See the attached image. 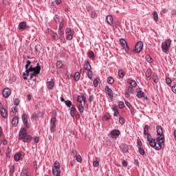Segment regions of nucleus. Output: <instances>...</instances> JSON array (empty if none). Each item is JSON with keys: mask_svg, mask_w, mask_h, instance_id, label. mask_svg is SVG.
Segmentation results:
<instances>
[{"mask_svg": "<svg viewBox=\"0 0 176 176\" xmlns=\"http://www.w3.org/2000/svg\"><path fill=\"white\" fill-rule=\"evenodd\" d=\"M51 36L54 41H58V35L57 34V33L54 32H52Z\"/></svg>", "mask_w": 176, "mask_h": 176, "instance_id": "obj_34", "label": "nucleus"}, {"mask_svg": "<svg viewBox=\"0 0 176 176\" xmlns=\"http://www.w3.org/2000/svg\"><path fill=\"white\" fill-rule=\"evenodd\" d=\"M157 130V138H164V135H163V128L162 126L157 125L156 126Z\"/></svg>", "mask_w": 176, "mask_h": 176, "instance_id": "obj_10", "label": "nucleus"}, {"mask_svg": "<svg viewBox=\"0 0 176 176\" xmlns=\"http://www.w3.org/2000/svg\"><path fill=\"white\" fill-rule=\"evenodd\" d=\"M54 21L56 23V24H58V23H61V21H60V16L57 14H56L54 16Z\"/></svg>", "mask_w": 176, "mask_h": 176, "instance_id": "obj_27", "label": "nucleus"}, {"mask_svg": "<svg viewBox=\"0 0 176 176\" xmlns=\"http://www.w3.org/2000/svg\"><path fill=\"white\" fill-rule=\"evenodd\" d=\"M41 74V72L39 70L34 69L32 73H30V79H32V78L36 77L37 75H39Z\"/></svg>", "mask_w": 176, "mask_h": 176, "instance_id": "obj_19", "label": "nucleus"}, {"mask_svg": "<svg viewBox=\"0 0 176 176\" xmlns=\"http://www.w3.org/2000/svg\"><path fill=\"white\" fill-rule=\"evenodd\" d=\"M106 21L107 24H109V25H112L113 24V17H112L111 15H107L106 16Z\"/></svg>", "mask_w": 176, "mask_h": 176, "instance_id": "obj_16", "label": "nucleus"}, {"mask_svg": "<svg viewBox=\"0 0 176 176\" xmlns=\"http://www.w3.org/2000/svg\"><path fill=\"white\" fill-rule=\"evenodd\" d=\"M133 164H135V166H138V167H139L140 166V162L138 161V160H134Z\"/></svg>", "mask_w": 176, "mask_h": 176, "instance_id": "obj_61", "label": "nucleus"}, {"mask_svg": "<svg viewBox=\"0 0 176 176\" xmlns=\"http://www.w3.org/2000/svg\"><path fill=\"white\" fill-rule=\"evenodd\" d=\"M18 140L19 141L22 140L23 142L29 144V142L32 141V136L27 134V129L25 128H21L19 131Z\"/></svg>", "mask_w": 176, "mask_h": 176, "instance_id": "obj_1", "label": "nucleus"}, {"mask_svg": "<svg viewBox=\"0 0 176 176\" xmlns=\"http://www.w3.org/2000/svg\"><path fill=\"white\" fill-rule=\"evenodd\" d=\"M104 118H105L106 120H109L111 119V115L109 114V113H107L104 115Z\"/></svg>", "mask_w": 176, "mask_h": 176, "instance_id": "obj_56", "label": "nucleus"}, {"mask_svg": "<svg viewBox=\"0 0 176 176\" xmlns=\"http://www.w3.org/2000/svg\"><path fill=\"white\" fill-rule=\"evenodd\" d=\"M20 176H28V170H27V168L23 169L21 170Z\"/></svg>", "mask_w": 176, "mask_h": 176, "instance_id": "obj_31", "label": "nucleus"}, {"mask_svg": "<svg viewBox=\"0 0 176 176\" xmlns=\"http://www.w3.org/2000/svg\"><path fill=\"white\" fill-rule=\"evenodd\" d=\"M120 43L122 47H123V49L125 50L126 53H127V52L129 50V45H127V42H126V40H124V38H120Z\"/></svg>", "mask_w": 176, "mask_h": 176, "instance_id": "obj_11", "label": "nucleus"}, {"mask_svg": "<svg viewBox=\"0 0 176 176\" xmlns=\"http://www.w3.org/2000/svg\"><path fill=\"white\" fill-rule=\"evenodd\" d=\"M118 108H120V109H123V108H124V102L120 101L118 102Z\"/></svg>", "mask_w": 176, "mask_h": 176, "instance_id": "obj_46", "label": "nucleus"}, {"mask_svg": "<svg viewBox=\"0 0 176 176\" xmlns=\"http://www.w3.org/2000/svg\"><path fill=\"white\" fill-rule=\"evenodd\" d=\"M39 47H41V45H37L34 47V50L35 52H36L37 53L39 52Z\"/></svg>", "mask_w": 176, "mask_h": 176, "instance_id": "obj_63", "label": "nucleus"}, {"mask_svg": "<svg viewBox=\"0 0 176 176\" xmlns=\"http://www.w3.org/2000/svg\"><path fill=\"white\" fill-rule=\"evenodd\" d=\"M124 96L126 98H130V92L125 90Z\"/></svg>", "mask_w": 176, "mask_h": 176, "instance_id": "obj_60", "label": "nucleus"}, {"mask_svg": "<svg viewBox=\"0 0 176 176\" xmlns=\"http://www.w3.org/2000/svg\"><path fill=\"white\" fill-rule=\"evenodd\" d=\"M171 47V39H166L165 41L162 42L161 45V49L165 54H168V50Z\"/></svg>", "mask_w": 176, "mask_h": 176, "instance_id": "obj_5", "label": "nucleus"}, {"mask_svg": "<svg viewBox=\"0 0 176 176\" xmlns=\"http://www.w3.org/2000/svg\"><path fill=\"white\" fill-rule=\"evenodd\" d=\"M76 160L78 162V163H82V156H80V155L76 156Z\"/></svg>", "mask_w": 176, "mask_h": 176, "instance_id": "obj_51", "label": "nucleus"}, {"mask_svg": "<svg viewBox=\"0 0 176 176\" xmlns=\"http://www.w3.org/2000/svg\"><path fill=\"white\" fill-rule=\"evenodd\" d=\"M164 146V138H156L155 139V145L151 146L155 151H160Z\"/></svg>", "mask_w": 176, "mask_h": 176, "instance_id": "obj_3", "label": "nucleus"}, {"mask_svg": "<svg viewBox=\"0 0 176 176\" xmlns=\"http://www.w3.org/2000/svg\"><path fill=\"white\" fill-rule=\"evenodd\" d=\"M100 160H101L100 159V157H96V160L94 161V162H93L94 167H98V166H100Z\"/></svg>", "mask_w": 176, "mask_h": 176, "instance_id": "obj_24", "label": "nucleus"}, {"mask_svg": "<svg viewBox=\"0 0 176 176\" xmlns=\"http://www.w3.org/2000/svg\"><path fill=\"white\" fill-rule=\"evenodd\" d=\"M120 149H121L122 153H129V145L125 143H122L120 145Z\"/></svg>", "mask_w": 176, "mask_h": 176, "instance_id": "obj_13", "label": "nucleus"}, {"mask_svg": "<svg viewBox=\"0 0 176 176\" xmlns=\"http://www.w3.org/2000/svg\"><path fill=\"white\" fill-rule=\"evenodd\" d=\"M78 110L80 113H83L85 111V107H83V104H79L77 106Z\"/></svg>", "mask_w": 176, "mask_h": 176, "instance_id": "obj_32", "label": "nucleus"}, {"mask_svg": "<svg viewBox=\"0 0 176 176\" xmlns=\"http://www.w3.org/2000/svg\"><path fill=\"white\" fill-rule=\"evenodd\" d=\"M25 72H23V79L24 80H27L28 78L27 76H30V73L32 72V71L35 69H34V67H32V65H31V60H26V65L25 66Z\"/></svg>", "mask_w": 176, "mask_h": 176, "instance_id": "obj_2", "label": "nucleus"}, {"mask_svg": "<svg viewBox=\"0 0 176 176\" xmlns=\"http://www.w3.org/2000/svg\"><path fill=\"white\" fill-rule=\"evenodd\" d=\"M85 97V95H79L77 96V101L78 102H80V104H82L83 102V98Z\"/></svg>", "mask_w": 176, "mask_h": 176, "instance_id": "obj_33", "label": "nucleus"}, {"mask_svg": "<svg viewBox=\"0 0 176 176\" xmlns=\"http://www.w3.org/2000/svg\"><path fill=\"white\" fill-rule=\"evenodd\" d=\"M148 130H149V127L148 126L147 124H146L144 127V135H147V141L150 146H154L155 139L152 138V135H151V133H148Z\"/></svg>", "mask_w": 176, "mask_h": 176, "instance_id": "obj_4", "label": "nucleus"}, {"mask_svg": "<svg viewBox=\"0 0 176 176\" xmlns=\"http://www.w3.org/2000/svg\"><path fill=\"white\" fill-rule=\"evenodd\" d=\"M21 118H22V122L25 127H26V129H30V127H31V124L28 122V116H27V114L25 113L22 114Z\"/></svg>", "mask_w": 176, "mask_h": 176, "instance_id": "obj_8", "label": "nucleus"}, {"mask_svg": "<svg viewBox=\"0 0 176 176\" xmlns=\"http://www.w3.org/2000/svg\"><path fill=\"white\" fill-rule=\"evenodd\" d=\"M59 26H58V30H63L64 28V23L63 21L60 22Z\"/></svg>", "mask_w": 176, "mask_h": 176, "instance_id": "obj_54", "label": "nucleus"}, {"mask_svg": "<svg viewBox=\"0 0 176 176\" xmlns=\"http://www.w3.org/2000/svg\"><path fill=\"white\" fill-rule=\"evenodd\" d=\"M94 87H97L98 86V78H95L93 81Z\"/></svg>", "mask_w": 176, "mask_h": 176, "instance_id": "obj_52", "label": "nucleus"}, {"mask_svg": "<svg viewBox=\"0 0 176 176\" xmlns=\"http://www.w3.org/2000/svg\"><path fill=\"white\" fill-rule=\"evenodd\" d=\"M83 68L87 71V76L91 80L93 79V71H91V65L89 60H85Z\"/></svg>", "mask_w": 176, "mask_h": 176, "instance_id": "obj_6", "label": "nucleus"}, {"mask_svg": "<svg viewBox=\"0 0 176 176\" xmlns=\"http://www.w3.org/2000/svg\"><path fill=\"white\" fill-rule=\"evenodd\" d=\"M65 104L66 107H67V108H71V107L74 106V104H72V102L71 100L65 101Z\"/></svg>", "mask_w": 176, "mask_h": 176, "instance_id": "obj_36", "label": "nucleus"}, {"mask_svg": "<svg viewBox=\"0 0 176 176\" xmlns=\"http://www.w3.org/2000/svg\"><path fill=\"white\" fill-rule=\"evenodd\" d=\"M20 153H16L15 154L14 157V160L15 162H19L20 161Z\"/></svg>", "mask_w": 176, "mask_h": 176, "instance_id": "obj_43", "label": "nucleus"}, {"mask_svg": "<svg viewBox=\"0 0 176 176\" xmlns=\"http://www.w3.org/2000/svg\"><path fill=\"white\" fill-rule=\"evenodd\" d=\"M60 162L56 161L52 166V173L54 176H61V170H60Z\"/></svg>", "mask_w": 176, "mask_h": 176, "instance_id": "obj_7", "label": "nucleus"}, {"mask_svg": "<svg viewBox=\"0 0 176 176\" xmlns=\"http://www.w3.org/2000/svg\"><path fill=\"white\" fill-rule=\"evenodd\" d=\"M146 60L147 63H153V59H152L151 55H146Z\"/></svg>", "mask_w": 176, "mask_h": 176, "instance_id": "obj_40", "label": "nucleus"}, {"mask_svg": "<svg viewBox=\"0 0 176 176\" xmlns=\"http://www.w3.org/2000/svg\"><path fill=\"white\" fill-rule=\"evenodd\" d=\"M56 68L58 69L63 68V62H61L60 60H58L56 62Z\"/></svg>", "mask_w": 176, "mask_h": 176, "instance_id": "obj_39", "label": "nucleus"}, {"mask_svg": "<svg viewBox=\"0 0 176 176\" xmlns=\"http://www.w3.org/2000/svg\"><path fill=\"white\" fill-rule=\"evenodd\" d=\"M56 117L52 118L50 121V124H56Z\"/></svg>", "mask_w": 176, "mask_h": 176, "instance_id": "obj_53", "label": "nucleus"}, {"mask_svg": "<svg viewBox=\"0 0 176 176\" xmlns=\"http://www.w3.org/2000/svg\"><path fill=\"white\" fill-rule=\"evenodd\" d=\"M107 82L109 85H113V82H115V80L113 79V77L112 76H109L107 78Z\"/></svg>", "mask_w": 176, "mask_h": 176, "instance_id": "obj_30", "label": "nucleus"}, {"mask_svg": "<svg viewBox=\"0 0 176 176\" xmlns=\"http://www.w3.org/2000/svg\"><path fill=\"white\" fill-rule=\"evenodd\" d=\"M171 89H172V91H173V93L176 94V86L175 85L172 86Z\"/></svg>", "mask_w": 176, "mask_h": 176, "instance_id": "obj_64", "label": "nucleus"}, {"mask_svg": "<svg viewBox=\"0 0 176 176\" xmlns=\"http://www.w3.org/2000/svg\"><path fill=\"white\" fill-rule=\"evenodd\" d=\"M71 155L74 157H76L78 156V151L72 148L71 151Z\"/></svg>", "mask_w": 176, "mask_h": 176, "instance_id": "obj_38", "label": "nucleus"}, {"mask_svg": "<svg viewBox=\"0 0 176 176\" xmlns=\"http://www.w3.org/2000/svg\"><path fill=\"white\" fill-rule=\"evenodd\" d=\"M20 104V99L19 98H15L14 99V105H15V107H18V105H19Z\"/></svg>", "mask_w": 176, "mask_h": 176, "instance_id": "obj_45", "label": "nucleus"}, {"mask_svg": "<svg viewBox=\"0 0 176 176\" xmlns=\"http://www.w3.org/2000/svg\"><path fill=\"white\" fill-rule=\"evenodd\" d=\"M69 111H70V116L72 118H75V113H76V107L75 106H72L69 109Z\"/></svg>", "mask_w": 176, "mask_h": 176, "instance_id": "obj_18", "label": "nucleus"}, {"mask_svg": "<svg viewBox=\"0 0 176 176\" xmlns=\"http://www.w3.org/2000/svg\"><path fill=\"white\" fill-rule=\"evenodd\" d=\"M128 165H129V163L127 162V161L124 160L122 161V166H123V167H127Z\"/></svg>", "mask_w": 176, "mask_h": 176, "instance_id": "obj_62", "label": "nucleus"}, {"mask_svg": "<svg viewBox=\"0 0 176 176\" xmlns=\"http://www.w3.org/2000/svg\"><path fill=\"white\" fill-rule=\"evenodd\" d=\"M19 124V117L14 116L12 120V125L16 127Z\"/></svg>", "mask_w": 176, "mask_h": 176, "instance_id": "obj_20", "label": "nucleus"}, {"mask_svg": "<svg viewBox=\"0 0 176 176\" xmlns=\"http://www.w3.org/2000/svg\"><path fill=\"white\" fill-rule=\"evenodd\" d=\"M118 76L120 78H124V73L123 72L122 69H119L118 70Z\"/></svg>", "mask_w": 176, "mask_h": 176, "instance_id": "obj_44", "label": "nucleus"}, {"mask_svg": "<svg viewBox=\"0 0 176 176\" xmlns=\"http://www.w3.org/2000/svg\"><path fill=\"white\" fill-rule=\"evenodd\" d=\"M79 79H80V73L79 72H76L74 74V80H75V82H78V80H79Z\"/></svg>", "mask_w": 176, "mask_h": 176, "instance_id": "obj_29", "label": "nucleus"}, {"mask_svg": "<svg viewBox=\"0 0 176 176\" xmlns=\"http://www.w3.org/2000/svg\"><path fill=\"white\" fill-rule=\"evenodd\" d=\"M138 151L140 155H142V156H144V155H145V150L144 149V148L142 147L139 148Z\"/></svg>", "mask_w": 176, "mask_h": 176, "instance_id": "obj_42", "label": "nucleus"}, {"mask_svg": "<svg viewBox=\"0 0 176 176\" xmlns=\"http://www.w3.org/2000/svg\"><path fill=\"white\" fill-rule=\"evenodd\" d=\"M110 135H112L113 138H118L120 135V131L118 129H113L110 132Z\"/></svg>", "mask_w": 176, "mask_h": 176, "instance_id": "obj_15", "label": "nucleus"}, {"mask_svg": "<svg viewBox=\"0 0 176 176\" xmlns=\"http://www.w3.org/2000/svg\"><path fill=\"white\" fill-rule=\"evenodd\" d=\"M129 85L131 86V87H137V82L134 80H131L129 81Z\"/></svg>", "mask_w": 176, "mask_h": 176, "instance_id": "obj_37", "label": "nucleus"}, {"mask_svg": "<svg viewBox=\"0 0 176 176\" xmlns=\"http://www.w3.org/2000/svg\"><path fill=\"white\" fill-rule=\"evenodd\" d=\"M72 38H74V36H72V34H68V35L66 36L67 41H72Z\"/></svg>", "mask_w": 176, "mask_h": 176, "instance_id": "obj_57", "label": "nucleus"}, {"mask_svg": "<svg viewBox=\"0 0 176 176\" xmlns=\"http://www.w3.org/2000/svg\"><path fill=\"white\" fill-rule=\"evenodd\" d=\"M34 69H36L37 71H40L41 72V65H39V63H38L36 64V66L33 67Z\"/></svg>", "mask_w": 176, "mask_h": 176, "instance_id": "obj_55", "label": "nucleus"}, {"mask_svg": "<svg viewBox=\"0 0 176 176\" xmlns=\"http://www.w3.org/2000/svg\"><path fill=\"white\" fill-rule=\"evenodd\" d=\"M153 19L156 22L159 21V15H157V12L156 11H154L153 13Z\"/></svg>", "mask_w": 176, "mask_h": 176, "instance_id": "obj_35", "label": "nucleus"}, {"mask_svg": "<svg viewBox=\"0 0 176 176\" xmlns=\"http://www.w3.org/2000/svg\"><path fill=\"white\" fill-rule=\"evenodd\" d=\"M88 57L90 60H94V58H96V55H94V52L93 51H89L88 52Z\"/></svg>", "mask_w": 176, "mask_h": 176, "instance_id": "obj_28", "label": "nucleus"}, {"mask_svg": "<svg viewBox=\"0 0 176 176\" xmlns=\"http://www.w3.org/2000/svg\"><path fill=\"white\" fill-rule=\"evenodd\" d=\"M27 27H28L27 25V22L22 21V22L19 23L18 28H19V30H25V28H27Z\"/></svg>", "mask_w": 176, "mask_h": 176, "instance_id": "obj_17", "label": "nucleus"}, {"mask_svg": "<svg viewBox=\"0 0 176 176\" xmlns=\"http://www.w3.org/2000/svg\"><path fill=\"white\" fill-rule=\"evenodd\" d=\"M136 96L138 97V98H144V97H145V93H144V91L140 89L137 91Z\"/></svg>", "mask_w": 176, "mask_h": 176, "instance_id": "obj_23", "label": "nucleus"}, {"mask_svg": "<svg viewBox=\"0 0 176 176\" xmlns=\"http://www.w3.org/2000/svg\"><path fill=\"white\" fill-rule=\"evenodd\" d=\"M153 80L154 83H157V82H159V78L157 77V76H154Z\"/></svg>", "mask_w": 176, "mask_h": 176, "instance_id": "obj_59", "label": "nucleus"}, {"mask_svg": "<svg viewBox=\"0 0 176 176\" xmlns=\"http://www.w3.org/2000/svg\"><path fill=\"white\" fill-rule=\"evenodd\" d=\"M57 129L56 124H50V133H55Z\"/></svg>", "mask_w": 176, "mask_h": 176, "instance_id": "obj_25", "label": "nucleus"}, {"mask_svg": "<svg viewBox=\"0 0 176 176\" xmlns=\"http://www.w3.org/2000/svg\"><path fill=\"white\" fill-rule=\"evenodd\" d=\"M137 146L138 148H142V142H141V140H137Z\"/></svg>", "mask_w": 176, "mask_h": 176, "instance_id": "obj_49", "label": "nucleus"}, {"mask_svg": "<svg viewBox=\"0 0 176 176\" xmlns=\"http://www.w3.org/2000/svg\"><path fill=\"white\" fill-rule=\"evenodd\" d=\"M124 118L122 116H120L119 118V123L120 124H124Z\"/></svg>", "mask_w": 176, "mask_h": 176, "instance_id": "obj_50", "label": "nucleus"}, {"mask_svg": "<svg viewBox=\"0 0 176 176\" xmlns=\"http://www.w3.org/2000/svg\"><path fill=\"white\" fill-rule=\"evenodd\" d=\"M91 19H94L95 17H97V13H96V12L93 11L91 13Z\"/></svg>", "mask_w": 176, "mask_h": 176, "instance_id": "obj_58", "label": "nucleus"}, {"mask_svg": "<svg viewBox=\"0 0 176 176\" xmlns=\"http://www.w3.org/2000/svg\"><path fill=\"white\" fill-rule=\"evenodd\" d=\"M126 91H128V93H131V94H134V89H133V87H128Z\"/></svg>", "mask_w": 176, "mask_h": 176, "instance_id": "obj_41", "label": "nucleus"}, {"mask_svg": "<svg viewBox=\"0 0 176 176\" xmlns=\"http://www.w3.org/2000/svg\"><path fill=\"white\" fill-rule=\"evenodd\" d=\"M111 109L113 111V116H119V110L116 106L112 105Z\"/></svg>", "mask_w": 176, "mask_h": 176, "instance_id": "obj_21", "label": "nucleus"}, {"mask_svg": "<svg viewBox=\"0 0 176 176\" xmlns=\"http://www.w3.org/2000/svg\"><path fill=\"white\" fill-rule=\"evenodd\" d=\"M0 113L2 118H3L4 119H6V118H8V113L6 112V109L1 108L0 109Z\"/></svg>", "mask_w": 176, "mask_h": 176, "instance_id": "obj_22", "label": "nucleus"}, {"mask_svg": "<svg viewBox=\"0 0 176 176\" xmlns=\"http://www.w3.org/2000/svg\"><path fill=\"white\" fill-rule=\"evenodd\" d=\"M104 91L110 97V98H113V91H112V89L109 87V86L106 85L104 87Z\"/></svg>", "mask_w": 176, "mask_h": 176, "instance_id": "obj_12", "label": "nucleus"}, {"mask_svg": "<svg viewBox=\"0 0 176 176\" xmlns=\"http://www.w3.org/2000/svg\"><path fill=\"white\" fill-rule=\"evenodd\" d=\"M47 88L50 90H52V89L54 87V82H53L52 80L47 82Z\"/></svg>", "mask_w": 176, "mask_h": 176, "instance_id": "obj_26", "label": "nucleus"}, {"mask_svg": "<svg viewBox=\"0 0 176 176\" xmlns=\"http://www.w3.org/2000/svg\"><path fill=\"white\" fill-rule=\"evenodd\" d=\"M171 78L166 77V83L168 85V86H171Z\"/></svg>", "mask_w": 176, "mask_h": 176, "instance_id": "obj_47", "label": "nucleus"}, {"mask_svg": "<svg viewBox=\"0 0 176 176\" xmlns=\"http://www.w3.org/2000/svg\"><path fill=\"white\" fill-rule=\"evenodd\" d=\"M12 94V91L9 88H4L3 90V96L4 98H9V96Z\"/></svg>", "mask_w": 176, "mask_h": 176, "instance_id": "obj_14", "label": "nucleus"}, {"mask_svg": "<svg viewBox=\"0 0 176 176\" xmlns=\"http://www.w3.org/2000/svg\"><path fill=\"white\" fill-rule=\"evenodd\" d=\"M142 47H144V43L142 41L138 42L135 46V52L136 53H141Z\"/></svg>", "mask_w": 176, "mask_h": 176, "instance_id": "obj_9", "label": "nucleus"}, {"mask_svg": "<svg viewBox=\"0 0 176 176\" xmlns=\"http://www.w3.org/2000/svg\"><path fill=\"white\" fill-rule=\"evenodd\" d=\"M15 168H14V165H12L10 166V174H14Z\"/></svg>", "mask_w": 176, "mask_h": 176, "instance_id": "obj_48", "label": "nucleus"}]
</instances>
